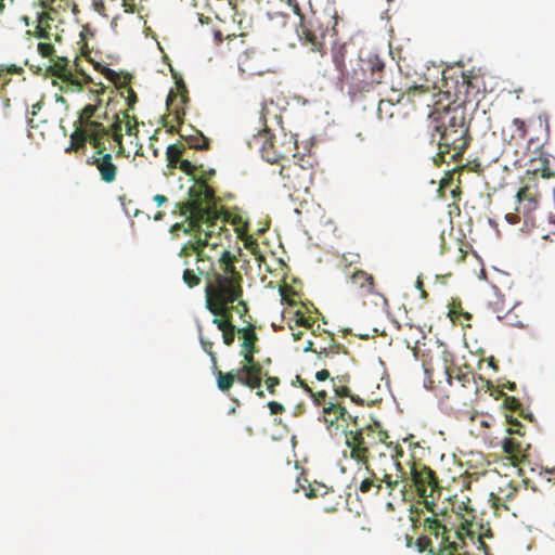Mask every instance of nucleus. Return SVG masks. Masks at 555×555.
Listing matches in <instances>:
<instances>
[{
	"label": "nucleus",
	"mask_w": 555,
	"mask_h": 555,
	"mask_svg": "<svg viewBox=\"0 0 555 555\" xmlns=\"http://www.w3.org/2000/svg\"><path fill=\"white\" fill-rule=\"evenodd\" d=\"M188 193V201L176 204L179 215L185 217L186 224H173L171 232L181 230L190 234L191 238L186 243L198 245L199 249L221 246L222 240L231 236L225 227L230 214L218 204L215 191L204 183L191 186Z\"/></svg>",
	"instance_id": "obj_1"
},
{
	"label": "nucleus",
	"mask_w": 555,
	"mask_h": 555,
	"mask_svg": "<svg viewBox=\"0 0 555 555\" xmlns=\"http://www.w3.org/2000/svg\"><path fill=\"white\" fill-rule=\"evenodd\" d=\"M178 256L183 260L182 281L188 287L194 288L205 279L206 301L210 300V289L211 300L215 299L214 294L218 286L225 292L242 286L243 276L234 266L236 258L227 249L219 258L221 272L216 271L211 257L204 249H199L198 245L185 243Z\"/></svg>",
	"instance_id": "obj_2"
},
{
	"label": "nucleus",
	"mask_w": 555,
	"mask_h": 555,
	"mask_svg": "<svg viewBox=\"0 0 555 555\" xmlns=\"http://www.w3.org/2000/svg\"><path fill=\"white\" fill-rule=\"evenodd\" d=\"M431 139L437 141L438 156L442 162L457 160L468 147L472 137L465 108L435 109L430 116Z\"/></svg>",
	"instance_id": "obj_3"
},
{
	"label": "nucleus",
	"mask_w": 555,
	"mask_h": 555,
	"mask_svg": "<svg viewBox=\"0 0 555 555\" xmlns=\"http://www.w3.org/2000/svg\"><path fill=\"white\" fill-rule=\"evenodd\" d=\"M288 9L299 17L296 34L302 46L308 47L312 52L325 53V38L336 36L338 17L336 13H318L309 11L304 13L297 0H287Z\"/></svg>",
	"instance_id": "obj_4"
},
{
	"label": "nucleus",
	"mask_w": 555,
	"mask_h": 555,
	"mask_svg": "<svg viewBox=\"0 0 555 555\" xmlns=\"http://www.w3.org/2000/svg\"><path fill=\"white\" fill-rule=\"evenodd\" d=\"M243 295L242 286H236V289L224 291L220 286L215 291V299L207 300V309L215 315L212 323L217 325L218 330L222 333L224 345L231 346L234 343L235 335L238 334L241 328H237L232 321L233 306H230Z\"/></svg>",
	"instance_id": "obj_5"
},
{
	"label": "nucleus",
	"mask_w": 555,
	"mask_h": 555,
	"mask_svg": "<svg viewBox=\"0 0 555 555\" xmlns=\"http://www.w3.org/2000/svg\"><path fill=\"white\" fill-rule=\"evenodd\" d=\"M354 429L346 430V446L350 449V457L360 464L370 463V453L377 448L382 439H388L389 435L383 430L378 423L357 427V417H353Z\"/></svg>",
	"instance_id": "obj_6"
},
{
	"label": "nucleus",
	"mask_w": 555,
	"mask_h": 555,
	"mask_svg": "<svg viewBox=\"0 0 555 555\" xmlns=\"http://www.w3.org/2000/svg\"><path fill=\"white\" fill-rule=\"evenodd\" d=\"M358 68L351 70L349 94L354 99L357 93L370 92L382 82L385 64L377 55L357 61Z\"/></svg>",
	"instance_id": "obj_7"
},
{
	"label": "nucleus",
	"mask_w": 555,
	"mask_h": 555,
	"mask_svg": "<svg viewBox=\"0 0 555 555\" xmlns=\"http://www.w3.org/2000/svg\"><path fill=\"white\" fill-rule=\"evenodd\" d=\"M351 363L350 353L341 345L332 340L327 347L317 352L314 365L328 369L333 373L332 380L348 383Z\"/></svg>",
	"instance_id": "obj_8"
},
{
	"label": "nucleus",
	"mask_w": 555,
	"mask_h": 555,
	"mask_svg": "<svg viewBox=\"0 0 555 555\" xmlns=\"http://www.w3.org/2000/svg\"><path fill=\"white\" fill-rule=\"evenodd\" d=\"M411 480L418 496L424 500L426 509L437 515L435 506L441 494V487L436 473L426 465L413 463Z\"/></svg>",
	"instance_id": "obj_9"
},
{
	"label": "nucleus",
	"mask_w": 555,
	"mask_h": 555,
	"mask_svg": "<svg viewBox=\"0 0 555 555\" xmlns=\"http://www.w3.org/2000/svg\"><path fill=\"white\" fill-rule=\"evenodd\" d=\"M378 447L374 448L370 453V460L372 467L384 466L386 474H392L391 470L396 469V474L405 475L403 467L399 461L403 456L404 452L399 443L388 441V439H382L378 442Z\"/></svg>",
	"instance_id": "obj_10"
},
{
	"label": "nucleus",
	"mask_w": 555,
	"mask_h": 555,
	"mask_svg": "<svg viewBox=\"0 0 555 555\" xmlns=\"http://www.w3.org/2000/svg\"><path fill=\"white\" fill-rule=\"evenodd\" d=\"M363 465L367 476L358 486V490L362 494L378 495L383 489V483L389 489L390 494L401 482V475L386 474L384 466L372 467L370 463Z\"/></svg>",
	"instance_id": "obj_11"
},
{
	"label": "nucleus",
	"mask_w": 555,
	"mask_h": 555,
	"mask_svg": "<svg viewBox=\"0 0 555 555\" xmlns=\"http://www.w3.org/2000/svg\"><path fill=\"white\" fill-rule=\"evenodd\" d=\"M459 514L466 513L472 516L470 519H465L461 527L455 531V537L459 540H463L465 537L474 538L478 535L480 546L488 548V545L483 542V538H491L492 533L489 527L485 528L483 525H477L475 522L476 509L472 505V500L468 496H464L463 500L456 501L453 506Z\"/></svg>",
	"instance_id": "obj_12"
},
{
	"label": "nucleus",
	"mask_w": 555,
	"mask_h": 555,
	"mask_svg": "<svg viewBox=\"0 0 555 555\" xmlns=\"http://www.w3.org/2000/svg\"><path fill=\"white\" fill-rule=\"evenodd\" d=\"M280 175L283 178L284 186L296 193H308L313 180L312 168H307L297 162L282 165Z\"/></svg>",
	"instance_id": "obj_13"
},
{
	"label": "nucleus",
	"mask_w": 555,
	"mask_h": 555,
	"mask_svg": "<svg viewBox=\"0 0 555 555\" xmlns=\"http://www.w3.org/2000/svg\"><path fill=\"white\" fill-rule=\"evenodd\" d=\"M105 140L99 139L96 134L92 135L90 143L96 149V152L88 159V164L96 167L104 182L112 183L116 180L118 168L113 163L112 154L106 152Z\"/></svg>",
	"instance_id": "obj_14"
},
{
	"label": "nucleus",
	"mask_w": 555,
	"mask_h": 555,
	"mask_svg": "<svg viewBox=\"0 0 555 555\" xmlns=\"http://www.w3.org/2000/svg\"><path fill=\"white\" fill-rule=\"evenodd\" d=\"M237 65L241 73L248 76H262L271 70L270 63L266 54L255 47H245L240 49Z\"/></svg>",
	"instance_id": "obj_15"
},
{
	"label": "nucleus",
	"mask_w": 555,
	"mask_h": 555,
	"mask_svg": "<svg viewBox=\"0 0 555 555\" xmlns=\"http://www.w3.org/2000/svg\"><path fill=\"white\" fill-rule=\"evenodd\" d=\"M106 111L104 109L102 112L99 104H88L80 112L78 120L81 126L90 130V141H92L93 134H96L99 139H108V129L102 122L96 120L100 118H106Z\"/></svg>",
	"instance_id": "obj_16"
},
{
	"label": "nucleus",
	"mask_w": 555,
	"mask_h": 555,
	"mask_svg": "<svg viewBox=\"0 0 555 555\" xmlns=\"http://www.w3.org/2000/svg\"><path fill=\"white\" fill-rule=\"evenodd\" d=\"M50 16L46 11L37 12L36 20L33 22L34 28L27 30V35L47 40L60 42L62 40V31L60 29L61 22H52L48 18Z\"/></svg>",
	"instance_id": "obj_17"
},
{
	"label": "nucleus",
	"mask_w": 555,
	"mask_h": 555,
	"mask_svg": "<svg viewBox=\"0 0 555 555\" xmlns=\"http://www.w3.org/2000/svg\"><path fill=\"white\" fill-rule=\"evenodd\" d=\"M347 282L350 287L360 295H377L382 300L383 308H388L387 298L375 291V279L364 270L354 269L352 272H346Z\"/></svg>",
	"instance_id": "obj_18"
},
{
	"label": "nucleus",
	"mask_w": 555,
	"mask_h": 555,
	"mask_svg": "<svg viewBox=\"0 0 555 555\" xmlns=\"http://www.w3.org/2000/svg\"><path fill=\"white\" fill-rule=\"evenodd\" d=\"M518 492V488L512 482L500 487L498 493L492 492L490 494V503L491 507L494 509V514L502 516L504 512H511L513 516H516L517 508L514 501Z\"/></svg>",
	"instance_id": "obj_19"
},
{
	"label": "nucleus",
	"mask_w": 555,
	"mask_h": 555,
	"mask_svg": "<svg viewBox=\"0 0 555 555\" xmlns=\"http://www.w3.org/2000/svg\"><path fill=\"white\" fill-rule=\"evenodd\" d=\"M515 197L518 204L516 212L505 214V220L511 224H516L520 221V214H522L526 219H530V214L537 209L539 204L537 194L528 186L520 188Z\"/></svg>",
	"instance_id": "obj_20"
},
{
	"label": "nucleus",
	"mask_w": 555,
	"mask_h": 555,
	"mask_svg": "<svg viewBox=\"0 0 555 555\" xmlns=\"http://www.w3.org/2000/svg\"><path fill=\"white\" fill-rule=\"evenodd\" d=\"M245 363L238 369V383L250 388H259L268 372L251 356L246 358Z\"/></svg>",
	"instance_id": "obj_21"
},
{
	"label": "nucleus",
	"mask_w": 555,
	"mask_h": 555,
	"mask_svg": "<svg viewBox=\"0 0 555 555\" xmlns=\"http://www.w3.org/2000/svg\"><path fill=\"white\" fill-rule=\"evenodd\" d=\"M528 143L529 145H534L535 150H539V156L530 158V170L533 175H540L544 179L555 177V171L550 167L548 155L541 151L544 143L541 142L539 138H530Z\"/></svg>",
	"instance_id": "obj_22"
},
{
	"label": "nucleus",
	"mask_w": 555,
	"mask_h": 555,
	"mask_svg": "<svg viewBox=\"0 0 555 555\" xmlns=\"http://www.w3.org/2000/svg\"><path fill=\"white\" fill-rule=\"evenodd\" d=\"M443 375L447 383L454 387L455 391L464 388H469L472 391L476 390L473 374L469 372H463L461 367L446 366Z\"/></svg>",
	"instance_id": "obj_23"
},
{
	"label": "nucleus",
	"mask_w": 555,
	"mask_h": 555,
	"mask_svg": "<svg viewBox=\"0 0 555 555\" xmlns=\"http://www.w3.org/2000/svg\"><path fill=\"white\" fill-rule=\"evenodd\" d=\"M529 448V443H526L522 439L515 437H507L502 441L503 452L508 455V459L515 466L521 464L525 461V459L528 456L527 451Z\"/></svg>",
	"instance_id": "obj_24"
},
{
	"label": "nucleus",
	"mask_w": 555,
	"mask_h": 555,
	"mask_svg": "<svg viewBox=\"0 0 555 555\" xmlns=\"http://www.w3.org/2000/svg\"><path fill=\"white\" fill-rule=\"evenodd\" d=\"M41 8L51 15L48 16L50 21L63 24L67 14L76 9V4L69 0H42Z\"/></svg>",
	"instance_id": "obj_25"
},
{
	"label": "nucleus",
	"mask_w": 555,
	"mask_h": 555,
	"mask_svg": "<svg viewBox=\"0 0 555 555\" xmlns=\"http://www.w3.org/2000/svg\"><path fill=\"white\" fill-rule=\"evenodd\" d=\"M323 421L328 427L338 428V422H347L352 416L347 412V409L339 401H328L322 409Z\"/></svg>",
	"instance_id": "obj_26"
},
{
	"label": "nucleus",
	"mask_w": 555,
	"mask_h": 555,
	"mask_svg": "<svg viewBox=\"0 0 555 555\" xmlns=\"http://www.w3.org/2000/svg\"><path fill=\"white\" fill-rule=\"evenodd\" d=\"M347 47L345 43L334 44L332 48V61L337 72V79L345 82L348 87L351 83V72L346 67Z\"/></svg>",
	"instance_id": "obj_27"
},
{
	"label": "nucleus",
	"mask_w": 555,
	"mask_h": 555,
	"mask_svg": "<svg viewBox=\"0 0 555 555\" xmlns=\"http://www.w3.org/2000/svg\"><path fill=\"white\" fill-rule=\"evenodd\" d=\"M238 335L243 339L241 344V356L244 358V360L249 356L255 358V354L259 352V349L257 347L259 337L256 333V326L251 323H248L246 326L242 327L238 331Z\"/></svg>",
	"instance_id": "obj_28"
},
{
	"label": "nucleus",
	"mask_w": 555,
	"mask_h": 555,
	"mask_svg": "<svg viewBox=\"0 0 555 555\" xmlns=\"http://www.w3.org/2000/svg\"><path fill=\"white\" fill-rule=\"evenodd\" d=\"M424 529L429 535H434L436 539L441 537V541L439 543V548L448 542H452L450 540V533L446 526H443L439 519L436 518V515L434 514V517H427L424 520Z\"/></svg>",
	"instance_id": "obj_29"
},
{
	"label": "nucleus",
	"mask_w": 555,
	"mask_h": 555,
	"mask_svg": "<svg viewBox=\"0 0 555 555\" xmlns=\"http://www.w3.org/2000/svg\"><path fill=\"white\" fill-rule=\"evenodd\" d=\"M211 371L216 376L217 387L222 392L229 391L234 382L238 383V370L224 373L217 366V370L211 369Z\"/></svg>",
	"instance_id": "obj_30"
},
{
	"label": "nucleus",
	"mask_w": 555,
	"mask_h": 555,
	"mask_svg": "<svg viewBox=\"0 0 555 555\" xmlns=\"http://www.w3.org/2000/svg\"><path fill=\"white\" fill-rule=\"evenodd\" d=\"M88 141L90 142V130L86 128H76L70 135V144L68 147L65 149V152H77L80 149L85 147Z\"/></svg>",
	"instance_id": "obj_31"
},
{
	"label": "nucleus",
	"mask_w": 555,
	"mask_h": 555,
	"mask_svg": "<svg viewBox=\"0 0 555 555\" xmlns=\"http://www.w3.org/2000/svg\"><path fill=\"white\" fill-rule=\"evenodd\" d=\"M214 38L217 43H221L224 39L228 40L229 50H235L238 51L244 46V39L246 38V35L240 34H228L224 36V34L221 30H214Z\"/></svg>",
	"instance_id": "obj_32"
},
{
	"label": "nucleus",
	"mask_w": 555,
	"mask_h": 555,
	"mask_svg": "<svg viewBox=\"0 0 555 555\" xmlns=\"http://www.w3.org/2000/svg\"><path fill=\"white\" fill-rule=\"evenodd\" d=\"M180 137L185 141L190 149L206 151L210 146V141L206 138L201 131L194 130L193 134H180Z\"/></svg>",
	"instance_id": "obj_33"
},
{
	"label": "nucleus",
	"mask_w": 555,
	"mask_h": 555,
	"mask_svg": "<svg viewBox=\"0 0 555 555\" xmlns=\"http://www.w3.org/2000/svg\"><path fill=\"white\" fill-rule=\"evenodd\" d=\"M448 315L453 323L457 322L462 326H467V327L470 326L469 324H465L464 321H470L473 318L472 313H469L463 309L461 301L452 302V305L449 309Z\"/></svg>",
	"instance_id": "obj_34"
},
{
	"label": "nucleus",
	"mask_w": 555,
	"mask_h": 555,
	"mask_svg": "<svg viewBox=\"0 0 555 555\" xmlns=\"http://www.w3.org/2000/svg\"><path fill=\"white\" fill-rule=\"evenodd\" d=\"M261 155L263 159L271 164L278 163L285 157V154L275 147V144L271 139L263 142Z\"/></svg>",
	"instance_id": "obj_35"
},
{
	"label": "nucleus",
	"mask_w": 555,
	"mask_h": 555,
	"mask_svg": "<svg viewBox=\"0 0 555 555\" xmlns=\"http://www.w3.org/2000/svg\"><path fill=\"white\" fill-rule=\"evenodd\" d=\"M184 144L176 143L170 144L166 149L167 167L169 169L177 168L181 157L184 153Z\"/></svg>",
	"instance_id": "obj_36"
},
{
	"label": "nucleus",
	"mask_w": 555,
	"mask_h": 555,
	"mask_svg": "<svg viewBox=\"0 0 555 555\" xmlns=\"http://www.w3.org/2000/svg\"><path fill=\"white\" fill-rule=\"evenodd\" d=\"M396 114H399L397 104L390 100H380L377 107V115L380 120H390Z\"/></svg>",
	"instance_id": "obj_37"
},
{
	"label": "nucleus",
	"mask_w": 555,
	"mask_h": 555,
	"mask_svg": "<svg viewBox=\"0 0 555 555\" xmlns=\"http://www.w3.org/2000/svg\"><path fill=\"white\" fill-rule=\"evenodd\" d=\"M508 128L511 130L509 142L521 141L527 135V125L520 118H514Z\"/></svg>",
	"instance_id": "obj_38"
},
{
	"label": "nucleus",
	"mask_w": 555,
	"mask_h": 555,
	"mask_svg": "<svg viewBox=\"0 0 555 555\" xmlns=\"http://www.w3.org/2000/svg\"><path fill=\"white\" fill-rule=\"evenodd\" d=\"M103 75L106 79L112 81L116 88L121 89L124 86L130 83L131 77L128 74L117 73L114 69L104 67Z\"/></svg>",
	"instance_id": "obj_39"
},
{
	"label": "nucleus",
	"mask_w": 555,
	"mask_h": 555,
	"mask_svg": "<svg viewBox=\"0 0 555 555\" xmlns=\"http://www.w3.org/2000/svg\"><path fill=\"white\" fill-rule=\"evenodd\" d=\"M199 343H201V346L203 348V350L209 356L210 358V361H211V369H215L217 370V363H218V360H217V354L216 352L214 351L212 347H214V343L210 341L209 339L203 337L202 335L199 336Z\"/></svg>",
	"instance_id": "obj_40"
},
{
	"label": "nucleus",
	"mask_w": 555,
	"mask_h": 555,
	"mask_svg": "<svg viewBox=\"0 0 555 555\" xmlns=\"http://www.w3.org/2000/svg\"><path fill=\"white\" fill-rule=\"evenodd\" d=\"M334 382V390H335V395L339 398H344V397H350L352 401L359 403V402H362V400H360L358 397L356 396H352L350 393V389L345 385L346 383H340L339 385L336 384V380H333Z\"/></svg>",
	"instance_id": "obj_41"
},
{
	"label": "nucleus",
	"mask_w": 555,
	"mask_h": 555,
	"mask_svg": "<svg viewBox=\"0 0 555 555\" xmlns=\"http://www.w3.org/2000/svg\"><path fill=\"white\" fill-rule=\"evenodd\" d=\"M197 170L201 171V175L198 178H194L195 183L193 186H196L201 183H204L206 186H209L208 181L210 180L211 177L215 176L216 171L214 169L205 170L203 165L197 166Z\"/></svg>",
	"instance_id": "obj_42"
},
{
	"label": "nucleus",
	"mask_w": 555,
	"mask_h": 555,
	"mask_svg": "<svg viewBox=\"0 0 555 555\" xmlns=\"http://www.w3.org/2000/svg\"><path fill=\"white\" fill-rule=\"evenodd\" d=\"M328 492V489L325 485L322 483H310L309 491H306V495L308 498H318L323 496Z\"/></svg>",
	"instance_id": "obj_43"
},
{
	"label": "nucleus",
	"mask_w": 555,
	"mask_h": 555,
	"mask_svg": "<svg viewBox=\"0 0 555 555\" xmlns=\"http://www.w3.org/2000/svg\"><path fill=\"white\" fill-rule=\"evenodd\" d=\"M66 66H67V59H65V57L60 59L54 65V67H55L54 75L57 76L59 78L72 76V73L69 70H67Z\"/></svg>",
	"instance_id": "obj_44"
},
{
	"label": "nucleus",
	"mask_w": 555,
	"mask_h": 555,
	"mask_svg": "<svg viewBox=\"0 0 555 555\" xmlns=\"http://www.w3.org/2000/svg\"><path fill=\"white\" fill-rule=\"evenodd\" d=\"M38 52L42 57L51 59L55 52L52 41L44 40V42H39Z\"/></svg>",
	"instance_id": "obj_45"
},
{
	"label": "nucleus",
	"mask_w": 555,
	"mask_h": 555,
	"mask_svg": "<svg viewBox=\"0 0 555 555\" xmlns=\"http://www.w3.org/2000/svg\"><path fill=\"white\" fill-rule=\"evenodd\" d=\"M181 171L188 176L195 177L197 166L192 164L189 159H181L177 166Z\"/></svg>",
	"instance_id": "obj_46"
},
{
	"label": "nucleus",
	"mask_w": 555,
	"mask_h": 555,
	"mask_svg": "<svg viewBox=\"0 0 555 555\" xmlns=\"http://www.w3.org/2000/svg\"><path fill=\"white\" fill-rule=\"evenodd\" d=\"M420 552L429 551L430 554L435 553L431 546V539L429 537H420L415 542Z\"/></svg>",
	"instance_id": "obj_47"
},
{
	"label": "nucleus",
	"mask_w": 555,
	"mask_h": 555,
	"mask_svg": "<svg viewBox=\"0 0 555 555\" xmlns=\"http://www.w3.org/2000/svg\"><path fill=\"white\" fill-rule=\"evenodd\" d=\"M310 397L312 398V401L315 405H320L322 406V409L324 408L325 404L328 403V401L326 400L327 399V393L325 390H320V391H312Z\"/></svg>",
	"instance_id": "obj_48"
},
{
	"label": "nucleus",
	"mask_w": 555,
	"mask_h": 555,
	"mask_svg": "<svg viewBox=\"0 0 555 555\" xmlns=\"http://www.w3.org/2000/svg\"><path fill=\"white\" fill-rule=\"evenodd\" d=\"M295 315H296L295 324L297 326H304V327L310 328L314 323V321L310 317H306L305 313L301 311H297Z\"/></svg>",
	"instance_id": "obj_49"
},
{
	"label": "nucleus",
	"mask_w": 555,
	"mask_h": 555,
	"mask_svg": "<svg viewBox=\"0 0 555 555\" xmlns=\"http://www.w3.org/2000/svg\"><path fill=\"white\" fill-rule=\"evenodd\" d=\"M280 383H281V379L276 376L267 375L264 377L266 388L271 395L275 393V391H276L275 388H276V386L280 385Z\"/></svg>",
	"instance_id": "obj_50"
},
{
	"label": "nucleus",
	"mask_w": 555,
	"mask_h": 555,
	"mask_svg": "<svg viewBox=\"0 0 555 555\" xmlns=\"http://www.w3.org/2000/svg\"><path fill=\"white\" fill-rule=\"evenodd\" d=\"M237 300V306L233 307V311L235 310L241 320L248 324L249 322L245 319L246 314L248 313V306L244 300H240V298Z\"/></svg>",
	"instance_id": "obj_51"
},
{
	"label": "nucleus",
	"mask_w": 555,
	"mask_h": 555,
	"mask_svg": "<svg viewBox=\"0 0 555 555\" xmlns=\"http://www.w3.org/2000/svg\"><path fill=\"white\" fill-rule=\"evenodd\" d=\"M504 405L511 411H518L521 409V403L515 397H506L504 399Z\"/></svg>",
	"instance_id": "obj_52"
},
{
	"label": "nucleus",
	"mask_w": 555,
	"mask_h": 555,
	"mask_svg": "<svg viewBox=\"0 0 555 555\" xmlns=\"http://www.w3.org/2000/svg\"><path fill=\"white\" fill-rule=\"evenodd\" d=\"M430 90V86L428 80H425V83H414L406 88V93H411L412 91H420L422 93H426Z\"/></svg>",
	"instance_id": "obj_53"
},
{
	"label": "nucleus",
	"mask_w": 555,
	"mask_h": 555,
	"mask_svg": "<svg viewBox=\"0 0 555 555\" xmlns=\"http://www.w3.org/2000/svg\"><path fill=\"white\" fill-rule=\"evenodd\" d=\"M122 88L126 89V92H127V96H126V100H127V103H128V106L130 108H133V105L137 103V93L134 92V90L129 86H124Z\"/></svg>",
	"instance_id": "obj_54"
},
{
	"label": "nucleus",
	"mask_w": 555,
	"mask_h": 555,
	"mask_svg": "<svg viewBox=\"0 0 555 555\" xmlns=\"http://www.w3.org/2000/svg\"><path fill=\"white\" fill-rule=\"evenodd\" d=\"M267 406L269 408L271 415L282 414L285 412L284 405L276 401L268 402Z\"/></svg>",
	"instance_id": "obj_55"
},
{
	"label": "nucleus",
	"mask_w": 555,
	"mask_h": 555,
	"mask_svg": "<svg viewBox=\"0 0 555 555\" xmlns=\"http://www.w3.org/2000/svg\"><path fill=\"white\" fill-rule=\"evenodd\" d=\"M125 118L129 119L128 113H125ZM138 132V122L135 118H133V124L130 120L126 121V133L128 135H134Z\"/></svg>",
	"instance_id": "obj_56"
},
{
	"label": "nucleus",
	"mask_w": 555,
	"mask_h": 555,
	"mask_svg": "<svg viewBox=\"0 0 555 555\" xmlns=\"http://www.w3.org/2000/svg\"><path fill=\"white\" fill-rule=\"evenodd\" d=\"M330 377H333V373L326 367H323L322 370H320L315 373V378L319 382H324Z\"/></svg>",
	"instance_id": "obj_57"
},
{
	"label": "nucleus",
	"mask_w": 555,
	"mask_h": 555,
	"mask_svg": "<svg viewBox=\"0 0 555 555\" xmlns=\"http://www.w3.org/2000/svg\"><path fill=\"white\" fill-rule=\"evenodd\" d=\"M115 121L112 124L111 128L106 127L108 129V135L109 134H114L116 132H121V120L119 119V117L116 115L115 116Z\"/></svg>",
	"instance_id": "obj_58"
},
{
	"label": "nucleus",
	"mask_w": 555,
	"mask_h": 555,
	"mask_svg": "<svg viewBox=\"0 0 555 555\" xmlns=\"http://www.w3.org/2000/svg\"><path fill=\"white\" fill-rule=\"evenodd\" d=\"M360 259V256L358 254H350V257L348 258L346 254L343 255V260L347 263V266H351L354 262H358Z\"/></svg>",
	"instance_id": "obj_59"
},
{
	"label": "nucleus",
	"mask_w": 555,
	"mask_h": 555,
	"mask_svg": "<svg viewBox=\"0 0 555 555\" xmlns=\"http://www.w3.org/2000/svg\"><path fill=\"white\" fill-rule=\"evenodd\" d=\"M177 85L181 92V102L184 104L188 101L185 85L182 80L177 81Z\"/></svg>",
	"instance_id": "obj_60"
},
{
	"label": "nucleus",
	"mask_w": 555,
	"mask_h": 555,
	"mask_svg": "<svg viewBox=\"0 0 555 555\" xmlns=\"http://www.w3.org/2000/svg\"><path fill=\"white\" fill-rule=\"evenodd\" d=\"M506 422L509 427L516 428L517 426L522 427V424L514 416L506 415Z\"/></svg>",
	"instance_id": "obj_61"
},
{
	"label": "nucleus",
	"mask_w": 555,
	"mask_h": 555,
	"mask_svg": "<svg viewBox=\"0 0 555 555\" xmlns=\"http://www.w3.org/2000/svg\"><path fill=\"white\" fill-rule=\"evenodd\" d=\"M507 434L509 435H518L520 437H524L525 435V431H524V426L522 427H519L517 426L516 428H513V427H508L506 429Z\"/></svg>",
	"instance_id": "obj_62"
},
{
	"label": "nucleus",
	"mask_w": 555,
	"mask_h": 555,
	"mask_svg": "<svg viewBox=\"0 0 555 555\" xmlns=\"http://www.w3.org/2000/svg\"><path fill=\"white\" fill-rule=\"evenodd\" d=\"M507 434L509 435H518L520 437H524L525 435V431H524V426L522 427H519L517 426L516 428H513V427H508L506 429Z\"/></svg>",
	"instance_id": "obj_63"
},
{
	"label": "nucleus",
	"mask_w": 555,
	"mask_h": 555,
	"mask_svg": "<svg viewBox=\"0 0 555 555\" xmlns=\"http://www.w3.org/2000/svg\"><path fill=\"white\" fill-rule=\"evenodd\" d=\"M167 201H168L167 197L165 195H163V194H156L154 196V202L157 204V206H162Z\"/></svg>",
	"instance_id": "obj_64"
}]
</instances>
